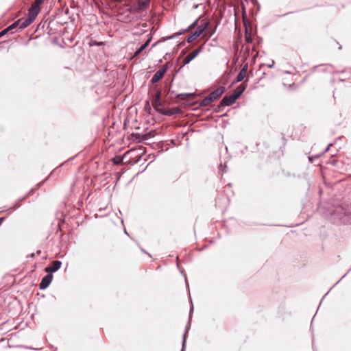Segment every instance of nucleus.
Listing matches in <instances>:
<instances>
[{"mask_svg":"<svg viewBox=\"0 0 351 351\" xmlns=\"http://www.w3.org/2000/svg\"><path fill=\"white\" fill-rule=\"evenodd\" d=\"M208 25V22H204L202 23L198 28L192 34L190 35L188 38L187 41L189 43H192L197 38H198L203 32L207 28V26Z\"/></svg>","mask_w":351,"mask_h":351,"instance_id":"nucleus-1","label":"nucleus"},{"mask_svg":"<svg viewBox=\"0 0 351 351\" xmlns=\"http://www.w3.org/2000/svg\"><path fill=\"white\" fill-rule=\"evenodd\" d=\"M150 0H138L136 3L132 7L136 12H141L146 10L149 7Z\"/></svg>","mask_w":351,"mask_h":351,"instance_id":"nucleus-2","label":"nucleus"},{"mask_svg":"<svg viewBox=\"0 0 351 351\" xmlns=\"http://www.w3.org/2000/svg\"><path fill=\"white\" fill-rule=\"evenodd\" d=\"M44 0H35L29 9V14L32 17H36L40 11L41 5L43 3Z\"/></svg>","mask_w":351,"mask_h":351,"instance_id":"nucleus-3","label":"nucleus"},{"mask_svg":"<svg viewBox=\"0 0 351 351\" xmlns=\"http://www.w3.org/2000/svg\"><path fill=\"white\" fill-rule=\"evenodd\" d=\"M167 70V64L163 65L161 69H160L158 71H157L156 72V73L154 75V76L152 77V79L151 80L152 82L156 83L159 80H160L162 78V77L164 76V75L165 74Z\"/></svg>","mask_w":351,"mask_h":351,"instance_id":"nucleus-4","label":"nucleus"},{"mask_svg":"<svg viewBox=\"0 0 351 351\" xmlns=\"http://www.w3.org/2000/svg\"><path fill=\"white\" fill-rule=\"evenodd\" d=\"M238 98L234 94L224 97L220 101V106H228L233 104Z\"/></svg>","mask_w":351,"mask_h":351,"instance_id":"nucleus-5","label":"nucleus"},{"mask_svg":"<svg viewBox=\"0 0 351 351\" xmlns=\"http://www.w3.org/2000/svg\"><path fill=\"white\" fill-rule=\"evenodd\" d=\"M62 265V262L60 261H53L51 265L45 269V271L47 273L51 274L58 271Z\"/></svg>","mask_w":351,"mask_h":351,"instance_id":"nucleus-6","label":"nucleus"},{"mask_svg":"<svg viewBox=\"0 0 351 351\" xmlns=\"http://www.w3.org/2000/svg\"><path fill=\"white\" fill-rule=\"evenodd\" d=\"M202 48L199 47L192 52H191L189 55H187L184 59H183V66L189 64L192 60H193L200 52Z\"/></svg>","mask_w":351,"mask_h":351,"instance_id":"nucleus-7","label":"nucleus"},{"mask_svg":"<svg viewBox=\"0 0 351 351\" xmlns=\"http://www.w3.org/2000/svg\"><path fill=\"white\" fill-rule=\"evenodd\" d=\"M53 280V275L51 274L48 273L44 278H43L39 287L40 289H46L51 282Z\"/></svg>","mask_w":351,"mask_h":351,"instance_id":"nucleus-8","label":"nucleus"},{"mask_svg":"<svg viewBox=\"0 0 351 351\" xmlns=\"http://www.w3.org/2000/svg\"><path fill=\"white\" fill-rule=\"evenodd\" d=\"M36 17H32V15L28 13V17L26 19H19L20 21V29H23L25 27H28L30 24L33 23V21L35 20Z\"/></svg>","mask_w":351,"mask_h":351,"instance_id":"nucleus-9","label":"nucleus"},{"mask_svg":"<svg viewBox=\"0 0 351 351\" xmlns=\"http://www.w3.org/2000/svg\"><path fill=\"white\" fill-rule=\"evenodd\" d=\"M225 90V88L223 86H220L216 88L215 90H213L210 95V97L211 99L214 101L216 99H217L223 93Z\"/></svg>","mask_w":351,"mask_h":351,"instance_id":"nucleus-10","label":"nucleus"},{"mask_svg":"<svg viewBox=\"0 0 351 351\" xmlns=\"http://www.w3.org/2000/svg\"><path fill=\"white\" fill-rule=\"evenodd\" d=\"M247 69H248V64L246 63L245 64L243 65V66L239 71V74L237 75V79L235 81L236 82H239L244 79V77H245V75L247 74Z\"/></svg>","mask_w":351,"mask_h":351,"instance_id":"nucleus-11","label":"nucleus"},{"mask_svg":"<svg viewBox=\"0 0 351 351\" xmlns=\"http://www.w3.org/2000/svg\"><path fill=\"white\" fill-rule=\"evenodd\" d=\"M247 87V80L243 82L239 86H238L234 91L233 94L239 98L241 95L243 93Z\"/></svg>","mask_w":351,"mask_h":351,"instance_id":"nucleus-12","label":"nucleus"},{"mask_svg":"<svg viewBox=\"0 0 351 351\" xmlns=\"http://www.w3.org/2000/svg\"><path fill=\"white\" fill-rule=\"evenodd\" d=\"M160 97H161V90H158L154 95L153 100H152V105L155 108L161 106V102L160 101Z\"/></svg>","mask_w":351,"mask_h":351,"instance_id":"nucleus-13","label":"nucleus"},{"mask_svg":"<svg viewBox=\"0 0 351 351\" xmlns=\"http://www.w3.org/2000/svg\"><path fill=\"white\" fill-rule=\"evenodd\" d=\"M181 112V110L176 107V108H168L166 110H164L162 113L167 116H171L176 114H179Z\"/></svg>","mask_w":351,"mask_h":351,"instance_id":"nucleus-14","label":"nucleus"},{"mask_svg":"<svg viewBox=\"0 0 351 351\" xmlns=\"http://www.w3.org/2000/svg\"><path fill=\"white\" fill-rule=\"evenodd\" d=\"M151 38L148 39L136 51L132 58L137 57L149 45Z\"/></svg>","mask_w":351,"mask_h":351,"instance_id":"nucleus-15","label":"nucleus"},{"mask_svg":"<svg viewBox=\"0 0 351 351\" xmlns=\"http://www.w3.org/2000/svg\"><path fill=\"white\" fill-rule=\"evenodd\" d=\"M213 101L211 99V98L210 97V96L208 95V97H205L202 101V103L201 104L202 106H209Z\"/></svg>","mask_w":351,"mask_h":351,"instance_id":"nucleus-16","label":"nucleus"},{"mask_svg":"<svg viewBox=\"0 0 351 351\" xmlns=\"http://www.w3.org/2000/svg\"><path fill=\"white\" fill-rule=\"evenodd\" d=\"M112 162L114 165H119L123 162V157L121 156H116L113 158Z\"/></svg>","mask_w":351,"mask_h":351,"instance_id":"nucleus-17","label":"nucleus"},{"mask_svg":"<svg viewBox=\"0 0 351 351\" xmlns=\"http://www.w3.org/2000/svg\"><path fill=\"white\" fill-rule=\"evenodd\" d=\"M191 96H192L191 94L181 93L177 95V98L180 99V100H185Z\"/></svg>","mask_w":351,"mask_h":351,"instance_id":"nucleus-18","label":"nucleus"},{"mask_svg":"<svg viewBox=\"0 0 351 351\" xmlns=\"http://www.w3.org/2000/svg\"><path fill=\"white\" fill-rule=\"evenodd\" d=\"M16 27H20V21H19V20H18L16 22H14V23H12L11 25L8 27V28L9 31H10V30L13 29L14 28H15Z\"/></svg>","mask_w":351,"mask_h":351,"instance_id":"nucleus-19","label":"nucleus"},{"mask_svg":"<svg viewBox=\"0 0 351 351\" xmlns=\"http://www.w3.org/2000/svg\"><path fill=\"white\" fill-rule=\"evenodd\" d=\"M9 32V29H8V27H7V28H5V29H3V31H1V32H0V38H1V36H3L4 34H5L7 32Z\"/></svg>","mask_w":351,"mask_h":351,"instance_id":"nucleus-20","label":"nucleus"},{"mask_svg":"<svg viewBox=\"0 0 351 351\" xmlns=\"http://www.w3.org/2000/svg\"><path fill=\"white\" fill-rule=\"evenodd\" d=\"M149 134H143L141 136V139L142 140H146L147 139L148 136H149Z\"/></svg>","mask_w":351,"mask_h":351,"instance_id":"nucleus-21","label":"nucleus"},{"mask_svg":"<svg viewBox=\"0 0 351 351\" xmlns=\"http://www.w3.org/2000/svg\"><path fill=\"white\" fill-rule=\"evenodd\" d=\"M245 40H246L247 43H251L252 42V38H251L250 36H247L246 35Z\"/></svg>","mask_w":351,"mask_h":351,"instance_id":"nucleus-22","label":"nucleus"},{"mask_svg":"<svg viewBox=\"0 0 351 351\" xmlns=\"http://www.w3.org/2000/svg\"><path fill=\"white\" fill-rule=\"evenodd\" d=\"M4 220H5L4 217H0V226L2 224V223L3 222Z\"/></svg>","mask_w":351,"mask_h":351,"instance_id":"nucleus-23","label":"nucleus"},{"mask_svg":"<svg viewBox=\"0 0 351 351\" xmlns=\"http://www.w3.org/2000/svg\"><path fill=\"white\" fill-rule=\"evenodd\" d=\"M196 23L197 21H195L193 24H192L191 26H190V28H193L195 27V25H196Z\"/></svg>","mask_w":351,"mask_h":351,"instance_id":"nucleus-24","label":"nucleus"},{"mask_svg":"<svg viewBox=\"0 0 351 351\" xmlns=\"http://www.w3.org/2000/svg\"><path fill=\"white\" fill-rule=\"evenodd\" d=\"M136 136H138V137H140V136H141V135H140V134H136Z\"/></svg>","mask_w":351,"mask_h":351,"instance_id":"nucleus-25","label":"nucleus"}]
</instances>
